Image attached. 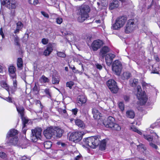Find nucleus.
Wrapping results in <instances>:
<instances>
[{
    "instance_id": "obj_5",
    "label": "nucleus",
    "mask_w": 160,
    "mask_h": 160,
    "mask_svg": "<svg viewBox=\"0 0 160 160\" xmlns=\"http://www.w3.org/2000/svg\"><path fill=\"white\" fill-rule=\"evenodd\" d=\"M42 129L41 128H36L32 130L31 139L33 142H36L41 139Z\"/></svg>"
},
{
    "instance_id": "obj_42",
    "label": "nucleus",
    "mask_w": 160,
    "mask_h": 160,
    "mask_svg": "<svg viewBox=\"0 0 160 160\" xmlns=\"http://www.w3.org/2000/svg\"><path fill=\"white\" fill-rule=\"evenodd\" d=\"M78 110L77 108H74L72 109L71 111L72 112V114L76 116L77 114Z\"/></svg>"
},
{
    "instance_id": "obj_10",
    "label": "nucleus",
    "mask_w": 160,
    "mask_h": 160,
    "mask_svg": "<svg viewBox=\"0 0 160 160\" xmlns=\"http://www.w3.org/2000/svg\"><path fill=\"white\" fill-rule=\"evenodd\" d=\"M1 5H5L9 9H14L16 7V2L14 0H5L1 1ZM2 9L1 6V9Z\"/></svg>"
},
{
    "instance_id": "obj_49",
    "label": "nucleus",
    "mask_w": 160,
    "mask_h": 160,
    "mask_svg": "<svg viewBox=\"0 0 160 160\" xmlns=\"http://www.w3.org/2000/svg\"><path fill=\"white\" fill-rule=\"evenodd\" d=\"M32 1L31 0L29 1V2L30 3L33 4L34 5H37L38 3V0H32V2H31Z\"/></svg>"
},
{
    "instance_id": "obj_9",
    "label": "nucleus",
    "mask_w": 160,
    "mask_h": 160,
    "mask_svg": "<svg viewBox=\"0 0 160 160\" xmlns=\"http://www.w3.org/2000/svg\"><path fill=\"white\" fill-rule=\"evenodd\" d=\"M8 71L9 74L12 81H13V84L14 87L16 88L17 85V76L15 73L16 69L15 67L13 66H10L8 68Z\"/></svg>"
},
{
    "instance_id": "obj_34",
    "label": "nucleus",
    "mask_w": 160,
    "mask_h": 160,
    "mask_svg": "<svg viewBox=\"0 0 160 160\" xmlns=\"http://www.w3.org/2000/svg\"><path fill=\"white\" fill-rule=\"evenodd\" d=\"M113 126L112 127V128H111L112 129L119 131L121 129L120 126L117 124L114 123Z\"/></svg>"
},
{
    "instance_id": "obj_35",
    "label": "nucleus",
    "mask_w": 160,
    "mask_h": 160,
    "mask_svg": "<svg viewBox=\"0 0 160 160\" xmlns=\"http://www.w3.org/2000/svg\"><path fill=\"white\" fill-rule=\"evenodd\" d=\"M143 137L148 142L152 141L153 140L152 137L150 135L144 134Z\"/></svg>"
},
{
    "instance_id": "obj_40",
    "label": "nucleus",
    "mask_w": 160,
    "mask_h": 160,
    "mask_svg": "<svg viewBox=\"0 0 160 160\" xmlns=\"http://www.w3.org/2000/svg\"><path fill=\"white\" fill-rule=\"evenodd\" d=\"M23 27V25L22 23L21 22H18L17 23V28L20 30L22 29Z\"/></svg>"
},
{
    "instance_id": "obj_25",
    "label": "nucleus",
    "mask_w": 160,
    "mask_h": 160,
    "mask_svg": "<svg viewBox=\"0 0 160 160\" xmlns=\"http://www.w3.org/2000/svg\"><path fill=\"white\" fill-rule=\"evenodd\" d=\"M52 48L51 46H47L46 49L44 52V55L46 56L49 55L52 52Z\"/></svg>"
},
{
    "instance_id": "obj_4",
    "label": "nucleus",
    "mask_w": 160,
    "mask_h": 160,
    "mask_svg": "<svg viewBox=\"0 0 160 160\" xmlns=\"http://www.w3.org/2000/svg\"><path fill=\"white\" fill-rule=\"evenodd\" d=\"M127 20V18L125 16H120L116 20L115 23L112 25V28L114 30L118 29L122 27Z\"/></svg>"
},
{
    "instance_id": "obj_45",
    "label": "nucleus",
    "mask_w": 160,
    "mask_h": 160,
    "mask_svg": "<svg viewBox=\"0 0 160 160\" xmlns=\"http://www.w3.org/2000/svg\"><path fill=\"white\" fill-rule=\"evenodd\" d=\"M48 40L47 38H43L42 39V42L44 45H46L48 43Z\"/></svg>"
},
{
    "instance_id": "obj_6",
    "label": "nucleus",
    "mask_w": 160,
    "mask_h": 160,
    "mask_svg": "<svg viewBox=\"0 0 160 160\" xmlns=\"http://www.w3.org/2000/svg\"><path fill=\"white\" fill-rule=\"evenodd\" d=\"M0 85L1 87L5 89H6L9 95L10 93L14 94L17 89L18 87V82H17V85L16 87L15 88L13 84V81H12L13 86L12 87H10L9 85L7 83V82L4 81H2L0 83Z\"/></svg>"
},
{
    "instance_id": "obj_15",
    "label": "nucleus",
    "mask_w": 160,
    "mask_h": 160,
    "mask_svg": "<svg viewBox=\"0 0 160 160\" xmlns=\"http://www.w3.org/2000/svg\"><path fill=\"white\" fill-rule=\"evenodd\" d=\"M114 118L110 116L108 118L107 121L103 122V124L106 128H111L113 126V125L114 123Z\"/></svg>"
},
{
    "instance_id": "obj_56",
    "label": "nucleus",
    "mask_w": 160,
    "mask_h": 160,
    "mask_svg": "<svg viewBox=\"0 0 160 160\" xmlns=\"http://www.w3.org/2000/svg\"><path fill=\"white\" fill-rule=\"evenodd\" d=\"M41 13L42 14L43 16H44L45 17H46V18H48L49 16H48V14H47L45 12H44L42 11L41 12Z\"/></svg>"
},
{
    "instance_id": "obj_50",
    "label": "nucleus",
    "mask_w": 160,
    "mask_h": 160,
    "mask_svg": "<svg viewBox=\"0 0 160 160\" xmlns=\"http://www.w3.org/2000/svg\"><path fill=\"white\" fill-rule=\"evenodd\" d=\"M116 6L115 5H114V4L111 3L110 5L109 8L110 10H112L118 7H116Z\"/></svg>"
},
{
    "instance_id": "obj_30",
    "label": "nucleus",
    "mask_w": 160,
    "mask_h": 160,
    "mask_svg": "<svg viewBox=\"0 0 160 160\" xmlns=\"http://www.w3.org/2000/svg\"><path fill=\"white\" fill-rule=\"evenodd\" d=\"M75 123L78 127L83 128L84 124L83 121L79 119H77L75 121Z\"/></svg>"
},
{
    "instance_id": "obj_19",
    "label": "nucleus",
    "mask_w": 160,
    "mask_h": 160,
    "mask_svg": "<svg viewBox=\"0 0 160 160\" xmlns=\"http://www.w3.org/2000/svg\"><path fill=\"white\" fill-rule=\"evenodd\" d=\"M18 131L14 129H11L8 132L6 135V138H8L9 140H11V137H18L17 136Z\"/></svg>"
},
{
    "instance_id": "obj_8",
    "label": "nucleus",
    "mask_w": 160,
    "mask_h": 160,
    "mask_svg": "<svg viewBox=\"0 0 160 160\" xmlns=\"http://www.w3.org/2000/svg\"><path fill=\"white\" fill-rule=\"evenodd\" d=\"M136 27L133 19H130L128 21L125 29V32L126 33H129L132 32Z\"/></svg>"
},
{
    "instance_id": "obj_57",
    "label": "nucleus",
    "mask_w": 160,
    "mask_h": 160,
    "mask_svg": "<svg viewBox=\"0 0 160 160\" xmlns=\"http://www.w3.org/2000/svg\"><path fill=\"white\" fill-rule=\"evenodd\" d=\"M20 160H30V158H28L26 157L25 156H23L22 157L21 159Z\"/></svg>"
},
{
    "instance_id": "obj_47",
    "label": "nucleus",
    "mask_w": 160,
    "mask_h": 160,
    "mask_svg": "<svg viewBox=\"0 0 160 160\" xmlns=\"http://www.w3.org/2000/svg\"><path fill=\"white\" fill-rule=\"evenodd\" d=\"M124 100L126 102H128L130 100L129 96L128 95H125L123 96Z\"/></svg>"
},
{
    "instance_id": "obj_17",
    "label": "nucleus",
    "mask_w": 160,
    "mask_h": 160,
    "mask_svg": "<svg viewBox=\"0 0 160 160\" xmlns=\"http://www.w3.org/2000/svg\"><path fill=\"white\" fill-rule=\"evenodd\" d=\"M87 100V98L85 96L79 95L77 98V104L79 106H81L86 102Z\"/></svg>"
},
{
    "instance_id": "obj_13",
    "label": "nucleus",
    "mask_w": 160,
    "mask_h": 160,
    "mask_svg": "<svg viewBox=\"0 0 160 160\" xmlns=\"http://www.w3.org/2000/svg\"><path fill=\"white\" fill-rule=\"evenodd\" d=\"M54 128L50 127L47 128L43 132V134L45 137L48 139L51 138L52 137L54 138Z\"/></svg>"
},
{
    "instance_id": "obj_38",
    "label": "nucleus",
    "mask_w": 160,
    "mask_h": 160,
    "mask_svg": "<svg viewBox=\"0 0 160 160\" xmlns=\"http://www.w3.org/2000/svg\"><path fill=\"white\" fill-rule=\"evenodd\" d=\"M59 82V80L58 78L55 77H53L52 79V83L53 84H58Z\"/></svg>"
},
{
    "instance_id": "obj_52",
    "label": "nucleus",
    "mask_w": 160,
    "mask_h": 160,
    "mask_svg": "<svg viewBox=\"0 0 160 160\" xmlns=\"http://www.w3.org/2000/svg\"><path fill=\"white\" fill-rule=\"evenodd\" d=\"M62 114H64V116L65 118H67L68 114L67 113V111L65 109H63L62 111Z\"/></svg>"
},
{
    "instance_id": "obj_43",
    "label": "nucleus",
    "mask_w": 160,
    "mask_h": 160,
    "mask_svg": "<svg viewBox=\"0 0 160 160\" xmlns=\"http://www.w3.org/2000/svg\"><path fill=\"white\" fill-rule=\"evenodd\" d=\"M0 157L3 159H6L7 157L6 154L3 152H0Z\"/></svg>"
},
{
    "instance_id": "obj_37",
    "label": "nucleus",
    "mask_w": 160,
    "mask_h": 160,
    "mask_svg": "<svg viewBox=\"0 0 160 160\" xmlns=\"http://www.w3.org/2000/svg\"><path fill=\"white\" fill-rule=\"evenodd\" d=\"M118 107L120 110L122 111H123L124 110V104L122 102H120L119 103Z\"/></svg>"
},
{
    "instance_id": "obj_3",
    "label": "nucleus",
    "mask_w": 160,
    "mask_h": 160,
    "mask_svg": "<svg viewBox=\"0 0 160 160\" xmlns=\"http://www.w3.org/2000/svg\"><path fill=\"white\" fill-rule=\"evenodd\" d=\"M137 97L139 100V103L141 105H144L146 103L148 100L146 93L144 92H142V89L140 86H137Z\"/></svg>"
},
{
    "instance_id": "obj_29",
    "label": "nucleus",
    "mask_w": 160,
    "mask_h": 160,
    "mask_svg": "<svg viewBox=\"0 0 160 160\" xmlns=\"http://www.w3.org/2000/svg\"><path fill=\"white\" fill-rule=\"evenodd\" d=\"M39 81L41 83H45L48 82L49 81V80L48 78L43 75L40 78Z\"/></svg>"
},
{
    "instance_id": "obj_18",
    "label": "nucleus",
    "mask_w": 160,
    "mask_h": 160,
    "mask_svg": "<svg viewBox=\"0 0 160 160\" xmlns=\"http://www.w3.org/2000/svg\"><path fill=\"white\" fill-rule=\"evenodd\" d=\"M109 48L107 46H104L100 49L99 55L101 58L103 59L108 54H107L110 51Z\"/></svg>"
},
{
    "instance_id": "obj_53",
    "label": "nucleus",
    "mask_w": 160,
    "mask_h": 160,
    "mask_svg": "<svg viewBox=\"0 0 160 160\" xmlns=\"http://www.w3.org/2000/svg\"><path fill=\"white\" fill-rule=\"evenodd\" d=\"M149 145L151 147L154 148H155L156 149H157L158 148V146L152 143V142H150Z\"/></svg>"
},
{
    "instance_id": "obj_14",
    "label": "nucleus",
    "mask_w": 160,
    "mask_h": 160,
    "mask_svg": "<svg viewBox=\"0 0 160 160\" xmlns=\"http://www.w3.org/2000/svg\"><path fill=\"white\" fill-rule=\"evenodd\" d=\"M103 44L102 41L99 39L94 40L92 44V48L93 51H96Z\"/></svg>"
},
{
    "instance_id": "obj_46",
    "label": "nucleus",
    "mask_w": 160,
    "mask_h": 160,
    "mask_svg": "<svg viewBox=\"0 0 160 160\" xmlns=\"http://www.w3.org/2000/svg\"><path fill=\"white\" fill-rule=\"evenodd\" d=\"M56 22L58 24H60L62 22V19L61 18H56Z\"/></svg>"
},
{
    "instance_id": "obj_55",
    "label": "nucleus",
    "mask_w": 160,
    "mask_h": 160,
    "mask_svg": "<svg viewBox=\"0 0 160 160\" xmlns=\"http://www.w3.org/2000/svg\"><path fill=\"white\" fill-rule=\"evenodd\" d=\"M27 130V128L26 127H23V126H22V132L23 133L25 134L26 131Z\"/></svg>"
},
{
    "instance_id": "obj_39",
    "label": "nucleus",
    "mask_w": 160,
    "mask_h": 160,
    "mask_svg": "<svg viewBox=\"0 0 160 160\" xmlns=\"http://www.w3.org/2000/svg\"><path fill=\"white\" fill-rule=\"evenodd\" d=\"M19 38L17 35H16L14 39L15 44L17 46H19Z\"/></svg>"
},
{
    "instance_id": "obj_51",
    "label": "nucleus",
    "mask_w": 160,
    "mask_h": 160,
    "mask_svg": "<svg viewBox=\"0 0 160 160\" xmlns=\"http://www.w3.org/2000/svg\"><path fill=\"white\" fill-rule=\"evenodd\" d=\"M97 68L99 70H101L102 68V66L100 64L97 63L96 64Z\"/></svg>"
},
{
    "instance_id": "obj_64",
    "label": "nucleus",
    "mask_w": 160,
    "mask_h": 160,
    "mask_svg": "<svg viewBox=\"0 0 160 160\" xmlns=\"http://www.w3.org/2000/svg\"><path fill=\"white\" fill-rule=\"evenodd\" d=\"M142 84L143 87H145L147 85V83L146 82L144 81H142Z\"/></svg>"
},
{
    "instance_id": "obj_20",
    "label": "nucleus",
    "mask_w": 160,
    "mask_h": 160,
    "mask_svg": "<svg viewBox=\"0 0 160 160\" xmlns=\"http://www.w3.org/2000/svg\"><path fill=\"white\" fill-rule=\"evenodd\" d=\"M55 132H54V138L55 137L60 138L62 136L63 131L61 129L57 127L54 128Z\"/></svg>"
},
{
    "instance_id": "obj_21",
    "label": "nucleus",
    "mask_w": 160,
    "mask_h": 160,
    "mask_svg": "<svg viewBox=\"0 0 160 160\" xmlns=\"http://www.w3.org/2000/svg\"><path fill=\"white\" fill-rule=\"evenodd\" d=\"M11 140H9V138H6L7 142L8 143L10 144L11 145H16L18 144V137H11Z\"/></svg>"
},
{
    "instance_id": "obj_1",
    "label": "nucleus",
    "mask_w": 160,
    "mask_h": 160,
    "mask_svg": "<svg viewBox=\"0 0 160 160\" xmlns=\"http://www.w3.org/2000/svg\"><path fill=\"white\" fill-rule=\"evenodd\" d=\"M84 142L86 145L93 148H96L99 143L100 144L99 147L100 150H104L106 148V140L103 139L100 142L98 136L88 137L85 139Z\"/></svg>"
},
{
    "instance_id": "obj_41",
    "label": "nucleus",
    "mask_w": 160,
    "mask_h": 160,
    "mask_svg": "<svg viewBox=\"0 0 160 160\" xmlns=\"http://www.w3.org/2000/svg\"><path fill=\"white\" fill-rule=\"evenodd\" d=\"M74 85V82L72 81L67 82L66 83V85L67 87H69L70 89H71L72 87Z\"/></svg>"
},
{
    "instance_id": "obj_63",
    "label": "nucleus",
    "mask_w": 160,
    "mask_h": 160,
    "mask_svg": "<svg viewBox=\"0 0 160 160\" xmlns=\"http://www.w3.org/2000/svg\"><path fill=\"white\" fill-rule=\"evenodd\" d=\"M20 30V29L16 28V29L14 31V33L16 34L18 33L19 32Z\"/></svg>"
},
{
    "instance_id": "obj_33",
    "label": "nucleus",
    "mask_w": 160,
    "mask_h": 160,
    "mask_svg": "<svg viewBox=\"0 0 160 160\" xmlns=\"http://www.w3.org/2000/svg\"><path fill=\"white\" fill-rule=\"evenodd\" d=\"M21 118L22 119V126H23V127H26V124L28 123V120L23 116L22 117H21Z\"/></svg>"
},
{
    "instance_id": "obj_60",
    "label": "nucleus",
    "mask_w": 160,
    "mask_h": 160,
    "mask_svg": "<svg viewBox=\"0 0 160 160\" xmlns=\"http://www.w3.org/2000/svg\"><path fill=\"white\" fill-rule=\"evenodd\" d=\"M81 157V155H78L74 159L75 160H78L80 159V158Z\"/></svg>"
},
{
    "instance_id": "obj_11",
    "label": "nucleus",
    "mask_w": 160,
    "mask_h": 160,
    "mask_svg": "<svg viewBox=\"0 0 160 160\" xmlns=\"http://www.w3.org/2000/svg\"><path fill=\"white\" fill-rule=\"evenodd\" d=\"M112 68L116 74L119 75L122 70V64L118 60H115L112 63Z\"/></svg>"
},
{
    "instance_id": "obj_48",
    "label": "nucleus",
    "mask_w": 160,
    "mask_h": 160,
    "mask_svg": "<svg viewBox=\"0 0 160 160\" xmlns=\"http://www.w3.org/2000/svg\"><path fill=\"white\" fill-rule=\"evenodd\" d=\"M112 3L115 5L116 7H118L119 3V0H114Z\"/></svg>"
},
{
    "instance_id": "obj_62",
    "label": "nucleus",
    "mask_w": 160,
    "mask_h": 160,
    "mask_svg": "<svg viewBox=\"0 0 160 160\" xmlns=\"http://www.w3.org/2000/svg\"><path fill=\"white\" fill-rule=\"evenodd\" d=\"M151 73H152L159 74V71L153 70Z\"/></svg>"
},
{
    "instance_id": "obj_23",
    "label": "nucleus",
    "mask_w": 160,
    "mask_h": 160,
    "mask_svg": "<svg viewBox=\"0 0 160 160\" xmlns=\"http://www.w3.org/2000/svg\"><path fill=\"white\" fill-rule=\"evenodd\" d=\"M92 113L93 114V117L95 119H99L101 117V114L98 112V110L96 108H93Z\"/></svg>"
},
{
    "instance_id": "obj_27",
    "label": "nucleus",
    "mask_w": 160,
    "mask_h": 160,
    "mask_svg": "<svg viewBox=\"0 0 160 160\" xmlns=\"http://www.w3.org/2000/svg\"><path fill=\"white\" fill-rule=\"evenodd\" d=\"M17 66L20 69H22L23 67V61L22 58H18L17 60Z\"/></svg>"
},
{
    "instance_id": "obj_61",
    "label": "nucleus",
    "mask_w": 160,
    "mask_h": 160,
    "mask_svg": "<svg viewBox=\"0 0 160 160\" xmlns=\"http://www.w3.org/2000/svg\"><path fill=\"white\" fill-rule=\"evenodd\" d=\"M74 72L75 73H78L80 75L82 74V72L79 71L78 70H75V71H74Z\"/></svg>"
},
{
    "instance_id": "obj_58",
    "label": "nucleus",
    "mask_w": 160,
    "mask_h": 160,
    "mask_svg": "<svg viewBox=\"0 0 160 160\" xmlns=\"http://www.w3.org/2000/svg\"><path fill=\"white\" fill-rule=\"evenodd\" d=\"M131 129L133 131L135 132H136L138 130V129L135 128V127H131Z\"/></svg>"
},
{
    "instance_id": "obj_59",
    "label": "nucleus",
    "mask_w": 160,
    "mask_h": 160,
    "mask_svg": "<svg viewBox=\"0 0 160 160\" xmlns=\"http://www.w3.org/2000/svg\"><path fill=\"white\" fill-rule=\"evenodd\" d=\"M7 101L10 103H12V98L9 97H8V100H7Z\"/></svg>"
},
{
    "instance_id": "obj_7",
    "label": "nucleus",
    "mask_w": 160,
    "mask_h": 160,
    "mask_svg": "<svg viewBox=\"0 0 160 160\" xmlns=\"http://www.w3.org/2000/svg\"><path fill=\"white\" fill-rule=\"evenodd\" d=\"M84 134L83 132H73L69 137V140L74 142H78L82 139Z\"/></svg>"
},
{
    "instance_id": "obj_36",
    "label": "nucleus",
    "mask_w": 160,
    "mask_h": 160,
    "mask_svg": "<svg viewBox=\"0 0 160 160\" xmlns=\"http://www.w3.org/2000/svg\"><path fill=\"white\" fill-rule=\"evenodd\" d=\"M57 55L58 57L61 58H65L66 57L65 52H57Z\"/></svg>"
},
{
    "instance_id": "obj_12",
    "label": "nucleus",
    "mask_w": 160,
    "mask_h": 160,
    "mask_svg": "<svg viewBox=\"0 0 160 160\" xmlns=\"http://www.w3.org/2000/svg\"><path fill=\"white\" fill-rule=\"evenodd\" d=\"M107 85L109 88L114 93H116L118 91V88L116 82L114 80L111 79L107 82Z\"/></svg>"
},
{
    "instance_id": "obj_2",
    "label": "nucleus",
    "mask_w": 160,
    "mask_h": 160,
    "mask_svg": "<svg viewBox=\"0 0 160 160\" xmlns=\"http://www.w3.org/2000/svg\"><path fill=\"white\" fill-rule=\"evenodd\" d=\"M76 8L77 14L80 15L78 18V21L80 22H83L88 17V13L90 11L89 6L82 5L81 6H77Z\"/></svg>"
},
{
    "instance_id": "obj_32",
    "label": "nucleus",
    "mask_w": 160,
    "mask_h": 160,
    "mask_svg": "<svg viewBox=\"0 0 160 160\" xmlns=\"http://www.w3.org/2000/svg\"><path fill=\"white\" fill-rule=\"evenodd\" d=\"M130 84L133 87H135L138 84V80L137 79H134L132 80H130Z\"/></svg>"
},
{
    "instance_id": "obj_28",
    "label": "nucleus",
    "mask_w": 160,
    "mask_h": 160,
    "mask_svg": "<svg viewBox=\"0 0 160 160\" xmlns=\"http://www.w3.org/2000/svg\"><path fill=\"white\" fill-rule=\"evenodd\" d=\"M131 74L128 72H124L122 75V78L123 80L128 79L130 77Z\"/></svg>"
},
{
    "instance_id": "obj_44",
    "label": "nucleus",
    "mask_w": 160,
    "mask_h": 160,
    "mask_svg": "<svg viewBox=\"0 0 160 160\" xmlns=\"http://www.w3.org/2000/svg\"><path fill=\"white\" fill-rule=\"evenodd\" d=\"M44 91L46 94L48 95L49 97H51L49 89L48 88H46L44 90Z\"/></svg>"
},
{
    "instance_id": "obj_24",
    "label": "nucleus",
    "mask_w": 160,
    "mask_h": 160,
    "mask_svg": "<svg viewBox=\"0 0 160 160\" xmlns=\"http://www.w3.org/2000/svg\"><path fill=\"white\" fill-rule=\"evenodd\" d=\"M126 116L127 118L133 119L135 116V112L132 110H128L126 112Z\"/></svg>"
},
{
    "instance_id": "obj_26",
    "label": "nucleus",
    "mask_w": 160,
    "mask_h": 160,
    "mask_svg": "<svg viewBox=\"0 0 160 160\" xmlns=\"http://www.w3.org/2000/svg\"><path fill=\"white\" fill-rule=\"evenodd\" d=\"M17 111L20 114L21 117H22L24 115V108L22 106H20L17 107V105H15Z\"/></svg>"
},
{
    "instance_id": "obj_31",
    "label": "nucleus",
    "mask_w": 160,
    "mask_h": 160,
    "mask_svg": "<svg viewBox=\"0 0 160 160\" xmlns=\"http://www.w3.org/2000/svg\"><path fill=\"white\" fill-rule=\"evenodd\" d=\"M43 144L44 148L47 149H50L52 144L51 142L48 141L45 142Z\"/></svg>"
},
{
    "instance_id": "obj_54",
    "label": "nucleus",
    "mask_w": 160,
    "mask_h": 160,
    "mask_svg": "<svg viewBox=\"0 0 160 160\" xmlns=\"http://www.w3.org/2000/svg\"><path fill=\"white\" fill-rule=\"evenodd\" d=\"M0 35L2 36V38H4V35L3 32L2 28H1L0 29Z\"/></svg>"
},
{
    "instance_id": "obj_22",
    "label": "nucleus",
    "mask_w": 160,
    "mask_h": 160,
    "mask_svg": "<svg viewBox=\"0 0 160 160\" xmlns=\"http://www.w3.org/2000/svg\"><path fill=\"white\" fill-rule=\"evenodd\" d=\"M137 149L141 153H143L145 154L147 153L146 148L144 145L140 143L138 145H137Z\"/></svg>"
},
{
    "instance_id": "obj_16",
    "label": "nucleus",
    "mask_w": 160,
    "mask_h": 160,
    "mask_svg": "<svg viewBox=\"0 0 160 160\" xmlns=\"http://www.w3.org/2000/svg\"><path fill=\"white\" fill-rule=\"evenodd\" d=\"M115 57V55L112 53L107 54L104 58L107 65L110 66L113 61V59Z\"/></svg>"
}]
</instances>
